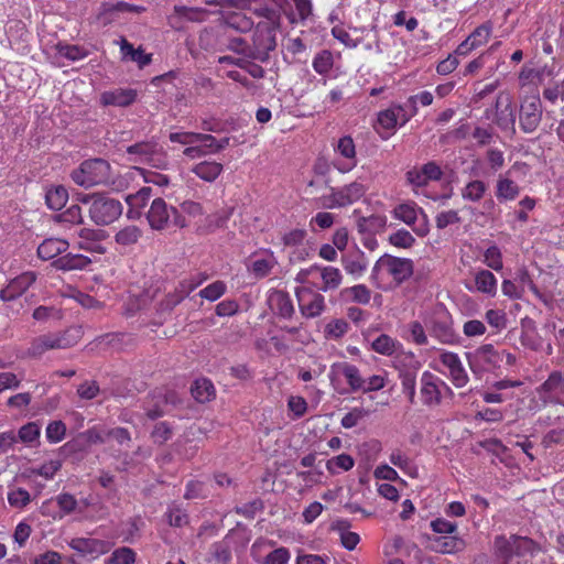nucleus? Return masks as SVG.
Wrapping results in <instances>:
<instances>
[{
	"instance_id": "1",
	"label": "nucleus",
	"mask_w": 564,
	"mask_h": 564,
	"mask_svg": "<svg viewBox=\"0 0 564 564\" xmlns=\"http://www.w3.org/2000/svg\"><path fill=\"white\" fill-rule=\"evenodd\" d=\"M540 551V545L527 536L498 535L495 539L497 564H533L532 558Z\"/></svg>"
},
{
	"instance_id": "2",
	"label": "nucleus",
	"mask_w": 564,
	"mask_h": 564,
	"mask_svg": "<svg viewBox=\"0 0 564 564\" xmlns=\"http://www.w3.org/2000/svg\"><path fill=\"white\" fill-rule=\"evenodd\" d=\"M413 261L408 258H399L389 253L382 254L375 263L370 280L378 289L388 286V279L395 285H400L413 274Z\"/></svg>"
},
{
	"instance_id": "3",
	"label": "nucleus",
	"mask_w": 564,
	"mask_h": 564,
	"mask_svg": "<svg viewBox=\"0 0 564 564\" xmlns=\"http://www.w3.org/2000/svg\"><path fill=\"white\" fill-rule=\"evenodd\" d=\"M70 178L76 185L86 189L113 183L110 163L99 158L83 161L72 171Z\"/></svg>"
},
{
	"instance_id": "4",
	"label": "nucleus",
	"mask_w": 564,
	"mask_h": 564,
	"mask_svg": "<svg viewBox=\"0 0 564 564\" xmlns=\"http://www.w3.org/2000/svg\"><path fill=\"white\" fill-rule=\"evenodd\" d=\"M78 200L89 205V217L98 226L110 225L122 214V204L104 194H84Z\"/></svg>"
},
{
	"instance_id": "5",
	"label": "nucleus",
	"mask_w": 564,
	"mask_h": 564,
	"mask_svg": "<svg viewBox=\"0 0 564 564\" xmlns=\"http://www.w3.org/2000/svg\"><path fill=\"white\" fill-rule=\"evenodd\" d=\"M80 339V329L68 328L62 333H48L35 337L28 348V356L37 358L48 350L65 349L75 346Z\"/></svg>"
},
{
	"instance_id": "6",
	"label": "nucleus",
	"mask_w": 564,
	"mask_h": 564,
	"mask_svg": "<svg viewBox=\"0 0 564 564\" xmlns=\"http://www.w3.org/2000/svg\"><path fill=\"white\" fill-rule=\"evenodd\" d=\"M366 192V186L358 181L340 187L329 186V193L319 198L321 205L327 209L347 207L360 200Z\"/></svg>"
},
{
	"instance_id": "7",
	"label": "nucleus",
	"mask_w": 564,
	"mask_h": 564,
	"mask_svg": "<svg viewBox=\"0 0 564 564\" xmlns=\"http://www.w3.org/2000/svg\"><path fill=\"white\" fill-rule=\"evenodd\" d=\"M466 359L471 372L478 378L500 368L503 360L502 354L492 344H484L475 350L466 352Z\"/></svg>"
},
{
	"instance_id": "8",
	"label": "nucleus",
	"mask_w": 564,
	"mask_h": 564,
	"mask_svg": "<svg viewBox=\"0 0 564 564\" xmlns=\"http://www.w3.org/2000/svg\"><path fill=\"white\" fill-rule=\"evenodd\" d=\"M149 225L154 230H163L173 224L175 227L184 228L185 218L172 206H167L163 198H155L147 213Z\"/></svg>"
},
{
	"instance_id": "9",
	"label": "nucleus",
	"mask_w": 564,
	"mask_h": 564,
	"mask_svg": "<svg viewBox=\"0 0 564 564\" xmlns=\"http://www.w3.org/2000/svg\"><path fill=\"white\" fill-rule=\"evenodd\" d=\"M451 387L438 376L424 371L420 379V397L423 405L432 408L442 403L444 395L453 397Z\"/></svg>"
},
{
	"instance_id": "10",
	"label": "nucleus",
	"mask_w": 564,
	"mask_h": 564,
	"mask_svg": "<svg viewBox=\"0 0 564 564\" xmlns=\"http://www.w3.org/2000/svg\"><path fill=\"white\" fill-rule=\"evenodd\" d=\"M251 557L258 564H288L291 552L285 546H276V541L259 538L250 549Z\"/></svg>"
},
{
	"instance_id": "11",
	"label": "nucleus",
	"mask_w": 564,
	"mask_h": 564,
	"mask_svg": "<svg viewBox=\"0 0 564 564\" xmlns=\"http://www.w3.org/2000/svg\"><path fill=\"white\" fill-rule=\"evenodd\" d=\"M321 292L307 285L296 288L299 307L304 317L315 318L325 311V297Z\"/></svg>"
},
{
	"instance_id": "12",
	"label": "nucleus",
	"mask_w": 564,
	"mask_h": 564,
	"mask_svg": "<svg viewBox=\"0 0 564 564\" xmlns=\"http://www.w3.org/2000/svg\"><path fill=\"white\" fill-rule=\"evenodd\" d=\"M145 11V8L131 4L124 1L108 2L105 1L100 4L96 15L97 22L102 26H108L120 21L124 13L140 14Z\"/></svg>"
},
{
	"instance_id": "13",
	"label": "nucleus",
	"mask_w": 564,
	"mask_h": 564,
	"mask_svg": "<svg viewBox=\"0 0 564 564\" xmlns=\"http://www.w3.org/2000/svg\"><path fill=\"white\" fill-rule=\"evenodd\" d=\"M540 400L550 404H564V373L553 370L546 380L536 388Z\"/></svg>"
},
{
	"instance_id": "14",
	"label": "nucleus",
	"mask_w": 564,
	"mask_h": 564,
	"mask_svg": "<svg viewBox=\"0 0 564 564\" xmlns=\"http://www.w3.org/2000/svg\"><path fill=\"white\" fill-rule=\"evenodd\" d=\"M409 113L402 105L393 104L377 115L376 131L382 140L389 139L395 131L397 126L402 123V115Z\"/></svg>"
},
{
	"instance_id": "15",
	"label": "nucleus",
	"mask_w": 564,
	"mask_h": 564,
	"mask_svg": "<svg viewBox=\"0 0 564 564\" xmlns=\"http://www.w3.org/2000/svg\"><path fill=\"white\" fill-rule=\"evenodd\" d=\"M329 376L332 381L337 377H343L348 384L347 392L349 393L361 392L364 389L365 378L360 369L351 362L339 361L333 364Z\"/></svg>"
},
{
	"instance_id": "16",
	"label": "nucleus",
	"mask_w": 564,
	"mask_h": 564,
	"mask_svg": "<svg viewBox=\"0 0 564 564\" xmlns=\"http://www.w3.org/2000/svg\"><path fill=\"white\" fill-rule=\"evenodd\" d=\"M280 25L256 24L252 35L254 55L263 58L276 47V32Z\"/></svg>"
},
{
	"instance_id": "17",
	"label": "nucleus",
	"mask_w": 564,
	"mask_h": 564,
	"mask_svg": "<svg viewBox=\"0 0 564 564\" xmlns=\"http://www.w3.org/2000/svg\"><path fill=\"white\" fill-rule=\"evenodd\" d=\"M494 23L488 20L478 25L455 50V54L467 56L473 51L486 45L492 34Z\"/></svg>"
},
{
	"instance_id": "18",
	"label": "nucleus",
	"mask_w": 564,
	"mask_h": 564,
	"mask_svg": "<svg viewBox=\"0 0 564 564\" xmlns=\"http://www.w3.org/2000/svg\"><path fill=\"white\" fill-rule=\"evenodd\" d=\"M335 153L343 160H334V167L341 174H346L357 166V152L354 139L350 135L341 137L334 145Z\"/></svg>"
},
{
	"instance_id": "19",
	"label": "nucleus",
	"mask_w": 564,
	"mask_h": 564,
	"mask_svg": "<svg viewBox=\"0 0 564 564\" xmlns=\"http://www.w3.org/2000/svg\"><path fill=\"white\" fill-rule=\"evenodd\" d=\"M426 326L432 337L442 344H453L455 341V332L453 328L452 316L447 312L435 313Z\"/></svg>"
},
{
	"instance_id": "20",
	"label": "nucleus",
	"mask_w": 564,
	"mask_h": 564,
	"mask_svg": "<svg viewBox=\"0 0 564 564\" xmlns=\"http://www.w3.org/2000/svg\"><path fill=\"white\" fill-rule=\"evenodd\" d=\"M542 119V106L538 97H531L523 101L520 108L519 123L525 133L536 130Z\"/></svg>"
},
{
	"instance_id": "21",
	"label": "nucleus",
	"mask_w": 564,
	"mask_h": 564,
	"mask_svg": "<svg viewBox=\"0 0 564 564\" xmlns=\"http://www.w3.org/2000/svg\"><path fill=\"white\" fill-rule=\"evenodd\" d=\"M494 122L502 130H514L516 110L508 93H499L496 99Z\"/></svg>"
},
{
	"instance_id": "22",
	"label": "nucleus",
	"mask_w": 564,
	"mask_h": 564,
	"mask_svg": "<svg viewBox=\"0 0 564 564\" xmlns=\"http://www.w3.org/2000/svg\"><path fill=\"white\" fill-rule=\"evenodd\" d=\"M36 281V273L26 271L12 279L8 285L0 291V300L10 302L21 296Z\"/></svg>"
},
{
	"instance_id": "23",
	"label": "nucleus",
	"mask_w": 564,
	"mask_h": 564,
	"mask_svg": "<svg viewBox=\"0 0 564 564\" xmlns=\"http://www.w3.org/2000/svg\"><path fill=\"white\" fill-rule=\"evenodd\" d=\"M340 262L345 272L354 279L361 278L367 271L369 264L367 256L359 248L343 254Z\"/></svg>"
},
{
	"instance_id": "24",
	"label": "nucleus",
	"mask_w": 564,
	"mask_h": 564,
	"mask_svg": "<svg viewBox=\"0 0 564 564\" xmlns=\"http://www.w3.org/2000/svg\"><path fill=\"white\" fill-rule=\"evenodd\" d=\"M70 549L83 556L97 557L106 554L110 550L107 541L93 538H76L69 542Z\"/></svg>"
},
{
	"instance_id": "25",
	"label": "nucleus",
	"mask_w": 564,
	"mask_h": 564,
	"mask_svg": "<svg viewBox=\"0 0 564 564\" xmlns=\"http://www.w3.org/2000/svg\"><path fill=\"white\" fill-rule=\"evenodd\" d=\"M311 273L319 274L321 283L318 285V291L325 293L337 290L344 281V274L341 271L333 265H322V268H315L308 271V274Z\"/></svg>"
},
{
	"instance_id": "26",
	"label": "nucleus",
	"mask_w": 564,
	"mask_h": 564,
	"mask_svg": "<svg viewBox=\"0 0 564 564\" xmlns=\"http://www.w3.org/2000/svg\"><path fill=\"white\" fill-rule=\"evenodd\" d=\"M469 291H477L488 297H495L498 290V281L495 274L486 269L474 272V285L466 284Z\"/></svg>"
},
{
	"instance_id": "27",
	"label": "nucleus",
	"mask_w": 564,
	"mask_h": 564,
	"mask_svg": "<svg viewBox=\"0 0 564 564\" xmlns=\"http://www.w3.org/2000/svg\"><path fill=\"white\" fill-rule=\"evenodd\" d=\"M517 165L518 164H513L505 174H500L496 182L495 194L500 203L512 202L520 195V186L510 177L512 170L516 169Z\"/></svg>"
},
{
	"instance_id": "28",
	"label": "nucleus",
	"mask_w": 564,
	"mask_h": 564,
	"mask_svg": "<svg viewBox=\"0 0 564 564\" xmlns=\"http://www.w3.org/2000/svg\"><path fill=\"white\" fill-rule=\"evenodd\" d=\"M137 99V90L132 88H116L104 91L100 102L104 106L128 107Z\"/></svg>"
},
{
	"instance_id": "29",
	"label": "nucleus",
	"mask_w": 564,
	"mask_h": 564,
	"mask_svg": "<svg viewBox=\"0 0 564 564\" xmlns=\"http://www.w3.org/2000/svg\"><path fill=\"white\" fill-rule=\"evenodd\" d=\"M79 241L77 248L88 252L104 253L105 248L100 245L104 239V232L101 230L91 228H82L78 231Z\"/></svg>"
},
{
	"instance_id": "30",
	"label": "nucleus",
	"mask_w": 564,
	"mask_h": 564,
	"mask_svg": "<svg viewBox=\"0 0 564 564\" xmlns=\"http://www.w3.org/2000/svg\"><path fill=\"white\" fill-rule=\"evenodd\" d=\"M294 10L285 11V17L291 24L305 25L314 15L313 0H292Z\"/></svg>"
},
{
	"instance_id": "31",
	"label": "nucleus",
	"mask_w": 564,
	"mask_h": 564,
	"mask_svg": "<svg viewBox=\"0 0 564 564\" xmlns=\"http://www.w3.org/2000/svg\"><path fill=\"white\" fill-rule=\"evenodd\" d=\"M189 171L202 181L213 183L223 173L224 165L214 160H204L195 163Z\"/></svg>"
},
{
	"instance_id": "32",
	"label": "nucleus",
	"mask_w": 564,
	"mask_h": 564,
	"mask_svg": "<svg viewBox=\"0 0 564 564\" xmlns=\"http://www.w3.org/2000/svg\"><path fill=\"white\" fill-rule=\"evenodd\" d=\"M339 300L344 303L368 305L371 301V290L366 284L344 288L339 292Z\"/></svg>"
},
{
	"instance_id": "33",
	"label": "nucleus",
	"mask_w": 564,
	"mask_h": 564,
	"mask_svg": "<svg viewBox=\"0 0 564 564\" xmlns=\"http://www.w3.org/2000/svg\"><path fill=\"white\" fill-rule=\"evenodd\" d=\"M91 263V259L79 253H66L53 261V267L62 271L85 270Z\"/></svg>"
},
{
	"instance_id": "34",
	"label": "nucleus",
	"mask_w": 564,
	"mask_h": 564,
	"mask_svg": "<svg viewBox=\"0 0 564 564\" xmlns=\"http://www.w3.org/2000/svg\"><path fill=\"white\" fill-rule=\"evenodd\" d=\"M69 247V243L65 239L59 238H47L43 240L37 247V256L42 260H52L65 252Z\"/></svg>"
},
{
	"instance_id": "35",
	"label": "nucleus",
	"mask_w": 564,
	"mask_h": 564,
	"mask_svg": "<svg viewBox=\"0 0 564 564\" xmlns=\"http://www.w3.org/2000/svg\"><path fill=\"white\" fill-rule=\"evenodd\" d=\"M432 549L443 554H453L465 547V542L458 535H442L431 539Z\"/></svg>"
},
{
	"instance_id": "36",
	"label": "nucleus",
	"mask_w": 564,
	"mask_h": 564,
	"mask_svg": "<svg viewBox=\"0 0 564 564\" xmlns=\"http://www.w3.org/2000/svg\"><path fill=\"white\" fill-rule=\"evenodd\" d=\"M392 367L400 376L401 373L411 372V370L417 372L420 369V362L413 352L404 351L401 348L392 357Z\"/></svg>"
},
{
	"instance_id": "37",
	"label": "nucleus",
	"mask_w": 564,
	"mask_h": 564,
	"mask_svg": "<svg viewBox=\"0 0 564 564\" xmlns=\"http://www.w3.org/2000/svg\"><path fill=\"white\" fill-rule=\"evenodd\" d=\"M434 96L429 90H422L415 95H411L406 104L410 107L409 113L402 115V123H408L419 112V105L427 107L433 104Z\"/></svg>"
},
{
	"instance_id": "38",
	"label": "nucleus",
	"mask_w": 564,
	"mask_h": 564,
	"mask_svg": "<svg viewBox=\"0 0 564 564\" xmlns=\"http://www.w3.org/2000/svg\"><path fill=\"white\" fill-rule=\"evenodd\" d=\"M271 310L281 317L290 318L294 313L293 302L285 292H276L270 297Z\"/></svg>"
},
{
	"instance_id": "39",
	"label": "nucleus",
	"mask_w": 564,
	"mask_h": 564,
	"mask_svg": "<svg viewBox=\"0 0 564 564\" xmlns=\"http://www.w3.org/2000/svg\"><path fill=\"white\" fill-rule=\"evenodd\" d=\"M371 348L377 354L393 357L402 348V344L387 334H381L372 341Z\"/></svg>"
},
{
	"instance_id": "40",
	"label": "nucleus",
	"mask_w": 564,
	"mask_h": 564,
	"mask_svg": "<svg viewBox=\"0 0 564 564\" xmlns=\"http://www.w3.org/2000/svg\"><path fill=\"white\" fill-rule=\"evenodd\" d=\"M191 392L193 398L199 403L210 401L216 394L213 382L206 378L195 380L191 388Z\"/></svg>"
},
{
	"instance_id": "41",
	"label": "nucleus",
	"mask_w": 564,
	"mask_h": 564,
	"mask_svg": "<svg viewBox=\"0 0 564 564\" xmlns=\"http://www.w3.org/2000/svg\"><path fill=\"white\" fill-rule=\"evenodd\" d=\"M155 142H139L127 148V153L135 155V161L151 163L158 155Z\"/></svg>"
},
{
	"instance_id": "42",
	"label": "nucleus",
	"mask_w": 564,
	"mask_h": 564,
	"mask_svg": "<svg viewBox=\"0 0 564 564\" xmlns=\"http://www.w3.org/2000/svg\"><path fill=\"white\" fill-rule=\"evenodd\" d=\"M210 556L216 564H229L231 562V544L228 535L210 545Z\"/></svg>"
},
{
	"instance_id": "43",
	"label": "nucleus",
	"mask_w": 564,
	"mask_h": 564,
	"mask_svg": "<svg viewBox=\"0 0 564 564\" xmlns=\"http://www.w3.org/2000/svg\"><path fill=\"white\" fill-rule=\"evenodd\" d=\"M225 24L238 32L246 33L254 26L253 20L243 12H231L224 17Z\"/></svg>"
},
{
	"instance_id": "44",
	"label": "nucleus",
	"mask_w": 564,
	"mask_h": 564,
	"mask_svg": "<svg viewBox=\"0 0 564 564\" xmlns=\"http://www.w3.org/2000/svg\"><path fill=\"white\" fill-rule=\"evenodd\" d=\"M488 189L487 184L481 180L469 181L460 192L463 199L477 203L481 200Z\"/></svg>"
},
{
	"instance_id": "45",
	"label": "nucleus",
	"mask_w": 564,
	"mask_h": 564,
	"mask_svg": "<svg viewBox=\"0 0 564 564\" xmlns=\"http://www.w3.org/2000/svg\"><path fill=\"white\" fill-rule=\"evenodd\" d=\"M204 279L198 280L197 282L184 281L181 283L182 290L175 291L174 293H170L166 295L163 304L166 308H174L177 304H180L193 290H195Z\"/></svg>"
},
{
	"instance_id": "46",
	"label": "nucleus",
	"mask_w": 564,
	"mask_h": 564,
	"mask_svg": "<svg viewBox=\"0 0 564 564\" xmlns=\"http://www.w3.org/2000/svg\"><path fill=\"white\" fill-rule=\"evenodd\" d=\"M419 212L423 213L422 208L417 207L414 202H408L398 205L393 210V215L397 219L412 226L417 219Z\"/></svg>"
},
{
	"instance_id": "47",
	"label": "nucleus",
	"mask_w": 564,
	"mask_h": 564,
	"mask_svg": "<svg viewBox=\"0 0 564 564\" xmlns=\"http://www.w3.org/2000/svg\"><path fill=\"white\" fill-rule=\"evenodd\" d=\"M198 142L205 149L204 154H216L229 145V138L216 139L212 134L198 133Z\"/></svg>"
},
{
	"instance_id": "48",
	"label": "nucleus",
	"mask_w": 564,
	"mask_h": 564,
	"mask_svg": "<svg viewBox=\"0 0 564 564\" xmlns=\"http://www.w3.org/2000/svg\"><path fill=\"white\" fill-rule=\"evenodd\" d=\"M387 225L386 216L371 215L361 217L357 221V228L360 234H373L384 229Z\"/></svg>"
},
{
	"instance_id": "49",
	"label": "nucleus",
	"mask_w": 564,
	"mask_h": 564,
	"mask_svg": "<svg viewBox=\"0 0 564 564\" xmlns=\"http://www.w3.org/2000/svg\"><path fill=\"white\" fill-rule=\"evenodd\" d=\"M142 236V230L134 225H129L123 228H121L116 235H115V241L116 243L122 246V247H130L135 245L139 239Z\"/></svg>"
},
{
	"instance_id": "50",
	"label": "nucleus",
	"mask_w": 564,
	"mask_h": 564,
	"mask_svg": "<svg viewBox=\"0 0 564 564\" xmlns=\"http://www.w3.org/2000/svg\"><path fill=\"white\" fill-rule=\"evenodd\" d=\"M253 14L259 19L257 24L280 25L281 13L267 4H260L253 9Z\"/></svg>"
},
{
	"instance_id": "51",
	"label": "nucleus",
	"mask_w": 564,
	"mask_h": 564,
	"mask_svg": "<svg viewBox=\"0 0 564 564\" xmlns=\"http://www.w3.org/2000/svg\"><path fill=\"white\" fill-rule=\"evenodd\" d=\"M68 199V193L63 186H55L46 192V205L52 210L62 209Z\"/></svg>"
},
{
	"instance_id": "52",
	"label": "nucleus",
	"mask_w": 564,
	"mask_h": 564,
	"mask_svg": "<svg viewBox=\"0 0 564 564\" xmlns=\"http://www.w3.org/2000/svg\"><path fill=\"white\" fill-rule=\"evenodd\" d=\"M152 195V188L151 187H142L133 195H128L126 200L129 205L130 209L128 212V216L132 217L131 214L135 210V214L139 215L140 212L138 209L143 208L148 200L150 199Z\"/></svg>"
},
{
	"instance_id": "53",
	"label": "nucleus",
	"mask_w": 564,
	"mask_h": 564,
	"mask_svg": "<svg viewBox=\"0 0 564 564\" xmlns=\"http://www.w3.org/2000/svg\"><path fill=\"white\" fill-rule=\"evenodd\" d=\"M312 66L318 75H327L334 66V57L332 52L328 50L318 52L313 58Z\"/></svg>"
},
{
	"instance_id": "54",
	"label": "nucleus",
	"mask_w": 564,
	"mask_h": 564,
	"mask_svg": "<svg viewBox=\"0 0 564 564\" xmlns=\"http://www.w3.org/2000/svg\"><path fill=\"white\" fill-rule=\"evenodd\" d=\"M275 260L273 256H269L267 258H260L256 259L251 262L249 267V271L257 278V279H263L268 276L272 269L275 265Z\"/></svg>"
},
{
	"instance_id": "55",
	"label": "nucleus",
	"mask_w": 564,
	"mask_h": 564,
	"mask_svg": "<svg viewBox=\"0 0 564 564\" xmlns=\"http://www.w3.org/2000/svg\"><path fill=\"white\" fill-rule=\"evenodd\" d=\"M57 53L73 62L84 59L88 56L89 52L80 45L58 43L56 46Z\"/></svg>"
},
{
	"instance_id": "56",
	"label": "nucleus",
	"mask_w": 564,
	"mask_h": 564,
	"mask_svg": "<svg viewBox=\"0 0 564 564\" xmlns=\"http://www.w3.org/2000/svg\"><path fill=\"white\" fill-rule=\"evenodd\" d=\"M355 465L354 458L348 454L337 455L326 463V468L329 474L335 475L340 470L347 471L350 470Z\"/></svg>"
},
{
	"instance_id": "57",
	"label": "nucleus",
	"mask_w": 564,
	"mask_h": 564,
	"mask_svg": "<svg viewBox=\"0 0 564 564\" xmlns=\"http://www.w3.org/2000/svg\"><path fill=\"white\" fill-rule=\"evenodd\" d=\"M416 375H417V372H414L413 370H411V372L401 373L399 376V379L401 381L402 392L406 395V398L411 404L415 403Z\"/></svg>"
},
{
	"instance_id": "58",
	"label": "nucleus",
	"mask_w": 564,
	"mask_h": 564,
	"mask_svg": "<svg viewBox=\"0 0 564 564\" xmlns=\"http://www.w3.org/2000/svg\"><path fill=\"white\" fill-rule=\"evenodd\" d=\"M7 498L9 505L15 509H24L31 502L30 492L21 487L10 489Z\"/></svg>"
},
{
	"instance_id": "59",
	"label": "nucleus",
	"mask_w": 564,
	"mask_h": 564,
	"mask_svg": "<svg viewBox=\"0 0 564 564\" xmlns=\"http://www.w3.org/2000/svg\"><path fill=\"white\" fill-rule=\"evenodd\" d=\"M499 43H496L491 45L487 51L479 54L476 58L470 61L464 68L463 75L464 76H471L477 74L481 68H484L488 56L491 54V52L498 46Z\"/></svg>"
},
{
	"instance_id": "60",
	"label": "nucleus",
	"mask_w": 564,
	"mask_h": 564,
	"mask_svg": "<svg viewBox=\"0 0 564 564\" xmlns=\"http://www.w3.org/2000/svg\"><path fill=\"white\" fill-rule=\"evenodd\" d=\"M486 322L496 333H500L507 327V314L502 310L490 308L485 314Z\"/></svg>"
},
{
	"instance_id": "61",
	"label": "nucleus",
	"mask_w": 564,
	"mask_h": 564,
	"mask_svg": "<svg viewBox=\"0 0 564 564\" xmlns=\"http://www.w3.org/2000/svg\"><path fill=\"white\" fill-rule=\"evenodd\" d=\"M484 263L499 272L503 269L502 253L497 246H490L484 252Z\"/></svg>"
},
{
	"instance_id": "62",
	"label": "nucleus",
	"mask_w": 564,
	"mask_h": 564,
	"mask_svg": "<svg viewBox=\"0 0 564 564\" xmlns=\"http://www.w3.org/2000/svg\"><path fill=\"white\" fill-rule=\"evenodd\" d=\"M226 290V284L223 281H215L202 289L198 295L202 299L214 302L220 299L225 294Z\"/></svg>"
},
{
	"instance_id": "63",
	"label": "nucleus",
	"mask_w": 564,
	"mask_h": 564,
	"mask_svg": "<svg viewBox=\"0 0 564 564\" xmlns=\"http://www.w3.org/2000/svg\"><path fill=\"white\" fill-rule=\"evenodd\" d=\"M61 224L79 225L83 223L82 208L78 205H70L67 209L56 216Z\"/></svg>"
},
{
	"instance_id": "64",
	"label": "nucleus",
	"mask_w": 564,
	"mask_h": 564,
	"mask_svg": "<svg viewBox=\"0 0 564 564\" xmlns=\"http://www.w3.org/2000/svg\"><path fill=\"white\" fill-rule=\"evenodd\" d=\"M135 560L137 553L131 547L121 546L112 552L109 562L112 564H134Z\"/></svg>"
}]
</instances>
